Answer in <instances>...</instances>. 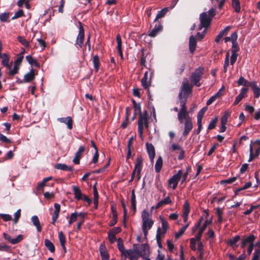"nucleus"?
I'll list each match as a JSON object with an SVG mask.
<instances>
[{
	"label": "nucleus",
	"mask_w": 260,
	"mask_h": 260,
	"mask_svg": "<svg viewBox=\"0 0 260 260\" xmlns=\"http://www.w3.org/2000/svg\"><path fill=\"white\" fill-rule=\"evenodd\" d=\"M192 86L187 81L183 83L178 95L179 103L181 108L177 114L178 120L180 124H184L182 136L186 137L193 128L192 119L189 115L186 106L188 97L192 92Z\"/></svg>",
	"instance_id": "nucleus-1"
},
{
	"label": "nucleus",
	"mask_w": 260,
	"mask_h": 260,
	"mask_svg": "<svg viewBox=\"0 0 260 260\" xmlns=\"http://www.w3.org/2000/svg\"><path fill=\"white\" fill-rule=\"evenodd\" d=\"M204 69L203 67H199L195 70L191 75V82L197 87H200L201 85L200 81L204 74Z\"/></svg>",
	"instance_id": "nucleus-2"
},
{
	"label": "nucleus",
	"mask_w": 260,
	"mask_h": 260,
	"mask_svg": "<svg viewBox=\"0 0 260 260\" xmlns=\"http://www.w3.org/2000/svg\"><path fill=\"white\" fill-rule=\"evenodd\" d=\"M199 19L200 25L199 30H201L203 28H207L211 24L212 19L208 16L207 12H203L200 15Z\"/></svg>",
	"instance_id": "nucleus-3"
},
{
	"label": "nucleus",
	"mask_w": 260,
	"mask_h": 260,
	"mask_svg": "<svg viewBox=\"0 0 260 260\" xmlns=\"http://www.w3.org/2000/svg\"><path fill=\"white\" fill-rule=\"evenodd\" d=\"M79 33L76 40L75 45L77 47L82 48L84 40V29L82 23L79 21Z\"/></svg>",
	"instance_id": "nucleus-4"
},
{
	"label": "nucleus",
	"mask_w": 260,
	"mask_h": 260,
	"mask_svg": "<svg viewBox=\"0 0 260 260\" xmlns=\"http://www.w3.org/2000/svg\"><path fill=\"white\" fill-rule=\"evenodd\" d=\"M182 176V171L179 170L177 173L174 174L171 178L168 180V183L170 185H173L172 188L175 189L178 185L179 181H180L181 176Z\"/></svg>",
	"instance_id": "nucleus-5"
},
{
	"label": "nucleus",
	"mask_w": 260,
	"mask_h": 260,
	"mask_svg": "<svg viewBox=\"0 0 260 260\" xmlns=\"http://www.w3.org/2000/svg\"><path fill=\"white\" fill-rule=\"evenodd\" d=\"M23 59V56H19L16 60H15L14 66L12 70H10L9 74L10 76H14L15 74H17L19 69V67Z\"/></svg>",
	"instance_id": "nucleus-6"
},
{
	"label": "nucleus",
	"mask_w": 260,
	"mask_h": 260,
	"mask_svg": "<svg viewBox=\"0 0 260 260\" xmlns=\"http://www.w3.org/2000/svg\"><path fill=\"white\" fill-rule=\"evenodd\" d=\"M3 237L6 240L8 241L9 243L12 244H18L23 239V236L22 235H19L16 238L12 239L10 235L4 233Z\"/></svg>",
	"instance_id": "nucleus-7"
},
{
	"label": "nucleus",
	"mask_w": 260,
	"mask_h": 260,
	"mask_svg": "<svg viewBox=\"0 0 260 260\" xmlns=\"http://www.w3.org/2000/svg\"><path fill=\"white\" fill-rule=\"evenodd\" d=\"M85 151V148L84 146H81L79 147L73 159V162L75 164L79 165L80 164V160L81 158L82 155Z\"/></svg>",
	"instance_id": "nucleus-8"
},
{
	"label": "nucleus",
	"mask_w": 260,
	"mask_h": 260,
	"mask_svg": "<svg viewBox=\"0 0 260 260\" xmlns=\"http://www.w3.org/2000/svg\"><path fill=\"white\" fill-rule=\"evenodd\" d=\"M143 166V159L141 156H138L135 164V172H137V180H139L141 178V172Z\"/></svg>",
	"instance_id": "nucleus-9"
},
{
	"label": "nucleus",
	"mask_w": 260,
	"mask_h": 260,
	"mask_svg": "<svg viewBox=\"0 0 260 260\" xmlns=\"http://www.w3.org/2000/svg\"><path fill=\"white\" fill-rule=\"evenodd\" d=\"M35 70L31 69L30 72L24 75L23 80L20 81L19 83L31 82L35 79Z\"/></svg>",
	"instance_id": "nucleus-10"
},
{
	"label": "nucleus",
	"mask_w": 260,
	"mask_h": 260,
	"mask_svg": "<svg viewBox=\"0 0 260 260\" xmlns=\"http://www.w3.org/2000/svg\"><path fill=\"white\" fill-rule=\"evenodd\" d=\"M212 222V219L211 218L210 220H206L203 225L200 228L198 234L196 236V238L197 239V241H200L201 239V237L202 236V234L206 230L207 225L211 224Z\"/></svg>",
	"instance_id": "nucleus-11"
},
{
	"label": "nucleus",
	"mask_w": 260,
	"mask_h": 260,
	"mask_svg": "<svg viewBox=\"0 0 260 260\" xmlns=\"http://www.w3.org/2000/svg\"><path fill=\"white\" fill-rule=\"evenodd\" d=\"M155 22L156 23L155 24L154 28L149 34V36L151 37H155L158 32H160L162 30L163 28V26L159 21Z\"/></svg>",
	"instance_id": "nucleus-12"
},
{
	"label": "nucleus",
	"mask_w": 260,
	"mask_h": 260,
	"mask_svg": "<svg viewBox=\"0 0 260 260\" xmlns=\"http://www.w3.org/2000/svg\"><path fill=\"white\" fill-rule=\"evenodd\" d=\"M146 148H147V151L148 153L149 158L151 162L153 161L155 155V148L153 146V145L149 143H146Z\"/></svg>",
	"instance_id": "nucleus-13"
},
{
	"label": "nucleus",
	"mask_w": 260,
	"mask_h": 260,
	"mask_svg": "<svg viewBox=\"0 0 260 260\" xmlns=\"http://www.w3.org/2000/svg\"><path fill=\"white\" fill-rule=\"evenodd\" d=\"M54 206L55 210L52 214L51 223L53 225H55V223L58 217L59 214L60 212V205L58 203H55Z\"/></svg>",
	"instance_id": "nucleus-14"
},
{
	"label": "nucleus",
	"mask_w": 260,
	"mask_h": 260,
	"mask_svg": "<svg viewBox=\"0 0 260 260\" xmlns=\"http://www.w3.org/2000/svg\"><path fill=\"white\" fill-rule=\"evenodd\" d=\"M224 89V87H222L221 88L219 89V90L214 95L211 96L210 99L207 101L206 105L207 106L210 105L212 103H213L215 101H216L217 99L220 98L222 95L223 93L221 92V90Z\"/></svg>",
	"instance_id": "nucleus-15"
},
{
	"label": "nucleus",
	"mask_w": 260,
	"mask_h": 260,
	"mask_svg": "<svg viewBox=\"0 0 260 260\" xmlns=\"http://www.w3.org/2000/svg\"><path fill=\"white\" fill-rule=\"evenodd\" d=\"M58 121L63 123H66L69 129L73 128V120L71 117L68 116L67 117L59 118Z\"/></svg>",
	"instance_id": "nucleus-16"
},
{
	"label": "nucleus",
	"mask_w": 260,
	"mask_h": 260,
	"mask_svg": "<svg viewBox=\"0 0 260 260\" xmlns=\"http://www.w3.org/2000/svg\"><path fill=\"white\" fill-rule=\"evenodd\" d=\"M148 120V114L147 111H145L144 113L139 114V118L138 122V126H141L143 127V123Z\"/></svg>",
	"instance_id": "nucleus-17"
},
{
	"label": "nucleus",
	"mask_w": 260,
	"mask_h": 260,
	"mask_svg": "<svg viewBox=\"0 0 260 260\" xmlns=\"http://www.w3.org/2000/svg\"><path fill=\"white\" fill-rule=\"evenodd\" d=\"M2 59V64L7 68L11 69L12 66L9 64L10 56L7 53H4L2 56L1 57Z\"/></svg>",
	"instance_id": "nucleus-18"
},
{
	"label": "nucleus",
	"mask_w": 260,
	"mask_h": 260,
	"mask_svg": "<svg viewBox=\"0 0 260 260\" xmlns=\"http://www.w3.org/2000/svg\"><path fill=\"white\" fill-rule=\"evenodd\" d=\"M197 47V41L196 38L191 36L189 38V49L191 53L193 54Z\"/></svg>",
	"instance_id": "nucleus-19"
},
{
	"label": "nucleus",
	"mask_w": 260,
	"mask_h": 260,
	"mask_svg": "<svg viewBox=\"0 0 260 260\" xmlns=\"http://www.w3.org/2000/svg\"><path fill=\"white\" fill-rule=\"evenodd\" d=\"M249 86H250L254 95L255 98H258L260 96V88H259L254 82H251L248 83Z\"/></svg>",
	"instance_id": "nucleus-20"
},
{
	"label": "nucleus",
	"mask_w": 260,
	"mask_h": 260,
	"mask_svg": "<svg viewBox=\"0 0 260 260\" xmlns=\"http://www.w3.org/2000/svg\"><path fill=\"white\" fill-rule=\"evenodd\" d=\"M55 168L57 170H60L64 171H73L74 169L73 167L71 166H68L64 164H57L55 166Z\"/></svg>",
	"instance_id": "nucleus-21"
},
{
	"label": "nucleus",
	"mask_w": 260,
	"mask_h": 260,
	"mask_svg": "<svg viewBox=\"0 0 260 260\" xmlns=\"http://www.w3.org/2000/svg\"><path fill=\"white\" fill-rule=\"evenodd\" d=\"M31 219L34 225L36 227L37 231L41 232L42 231V226L38 217L37 215H34L31 217Z\"/></svg>",
	"instance_id": "nucleus-22"
},
{
	"label": "nucleus",
	"mask_w": 260,
	"mask_h": 260,
	"mask_svg": "<svg viewBox=\"0 0 260 260\" xmlns=\"http://www.w3.org/2000/svg\"><path fill=\"white\" fill-rule=\"evenodd\" d=\"M240 237L237 235L233 238L229 239L227 243L230 246L235 248L238 246L237 243L240 241Z\"/></svg>",
	"instance_id": "nucleus-23"
},
{
	"label": "nucleus",
	"mask_w": 260,
	"mask_h": 260,
	"mask_svg": "<svg viewBox=\"0 0 260 260\" xmlns=\"http://www.w3.org/2000/svg\"><path fill=\"white\" fill-rule=\"evenodd\" d=\"M117 247L121 254L126 257L127 250H125L122 240L121 238H119L117 240Z\"/></svg>",
	"instance_id": "nucleus-24"
},
{
	"label": "nucleus",
	"mask_w": 260,
	"mask_h": 260,
	"mask_svg": "<svg viewBox=\"0 0 260 260\" xmlns=\"http://www.w3.org/2000/svg\"><path fill=\"white\" fill-rule=\"evenodd\" d=\"M73 191L76 199L78 200H81L82 199L83 194L82 193L81 189L78 187L74 186L73 187Z\"/></svg>",
	"instance_id": "nucleus-25"
},
{
	"label": "nucleus",
	"mask_w": 260,
	"mask_h": 260,
	"mask_svg": "<svg viewBox=\"0 0 260 260\" xmlns=\"http://www.w3.org/2000/svg\"><path fill=\"white\" fill-rule=\"evenodd\" d=\"M171 203L172 201L170 199V197L169 196H168L164 200L158 202V203L156 204L155 206V208L158 209L165 205L171 204Z\"/></svg>",
	"instance_id": "nucleus-26"
},
{
	"label": "nucleus",
	"mask_w": 260,
	"mask_h": 260,
	"mask_svg": "<svg viewBox=\"0 0 260 260\" xmlns=\"http://www.w3.org/2000/svg\"><path fill=\"white\" fill-rule=\"evenodd\" d=\"M44 244L46 247L51 252L54 253L55 250V246L53 243L49 239H45Z\"/></svg>",
	"instance_id": "nucleus-27"
},
{
	"label": "nucleus",
	"mask_w": 260,
	"mask_h": 260,
	"mask_svg": "<svg viewBox=\"0 0 260 260\" xmlns=\"http://www.w3.org/2000/svg\"><path fill=\"white\" fill-rule=\"evenodd\" d=\"M168 11V8H165L162 9L161 10L158 11V13L157 14V15L154 19V22H158V19L164 17L167 13Z\"/></svg>",
	"instance_id": "nucleus-28"
},
{
	"label": "nucleus",
	"mask_w": 260,
	"mask_h": 260,
	"mask_svg": "<svg viewBox=\"0 0 260 260\" xmlns=\"http://www.w3.org/2000/svg\"><path fill=\"white\" fill-rule=\"evenodd\" d=\"M162 158L160 156H159L157 158L155 165V170L156 173L160 172L162 167Z\"/></svg>",
	"instance_id": "nucleus-29"
},
{
	"label": "nucleus",
	"mask_w": 260,
	"mask_h": 260,
	"mask_svg": "<svg viewBox=\"0 0 260 260\" xmlns=\"http://www.w3.org/2000/svg\"><path fill=\"white\" fill-rule=\"evenodd\" d=\"M100 252L102 259L109 257V255L108 253L106 246L104 245H101L100 247Z\"/></svg>",
	"instance_id": "nucleus-30"
},
{
	"label": "nucleus",
	"mask_w": 260,
	"mask_h": 260,
	"mask_svg": "<svg viewBox=\"0 0 260 260\" xmlns=\"http://www.w3.org/2000/svg\"><path fill=\"white\" fill-rule=\"evenodd\" d=\"M126 253V257L128 256L129 260H138L140 257L139 255L135 254L132 249L127 250Z\"/></svg>",
	"instance_id": "nucleus-31"
},
{
	"label": "nucleus",
	"mask_w": 260,
	"mask_h": 260,
	"mask_svg": "<svg viewBox=\"0 0 260 260\" xmlns=\"http://www.w3.org/2000/svg\"><path fill=\"white\" fill-rule=\"evenodd\" d=\"M92 62L95 71L98 72L100 66V59L98 55H95L93 57Z\"/></svg>",
	"instance_id": "nucleus-32"
},
{
	"label": "nucleus",
	"mask_w": 260,
	"mask_h": 260,
	"mask_svg": "<svg viewBox=\"0 0 260 260\" xmlns=\"http://www.w3.org/2000/svg\"><path fill=\"white\" fill-rule=\"evenodd\" d=\"M51 179H52V177H48L44 178L41 182H40L38 184V185L36 188L37 190L38 191L42 190L44 187L46 185L47 182H48V181H49Z\"/></svg>",
	"instance_id": "nucleus-33"
},
{
	"label": "nucleus",
	"mask_w": 260,
	"mask_h": 260,
	"mask_svg": "<svg viewBox=\"0 0 260 260\" xmlns=\"http://www.w3.org/2000/svg\"><path fill=\"white\" fill-rule=\"evenodd\" d=\"M185 66L186 64L185 62H182L181 63L177 64V67L176 68V74L179 75H182L185 70Z\"/></svg>",
	"instance_id": "nucleus-34"
},
{
	"label": "nucleus",
	"mask_w": 260,
	"mask_h": 260,
	"mask_svg": "<svg viewBox=\"0 0 260 260\" xmlns=\"http://www.w3.org/2000/svg\"><path fill=\"white\" fill-rule=\"evenodd\" d=\"M189 225V223H187L185 225L182 226L179 230V231L175 235V239H177L179 238L185 232V230L188 227Z\"/></svg>",
	"instance_id": "nucleus-35"
},
{
	"label": "nucleus",
	"mask_w": 260,
	"mask_h": 260,
	"mask_svg": "<svg viewBox=\"0 0 260 260\" xmlns=\"http://www.w3.org/2000/svg\"><path fill=\"white\" fill-rule=\"evenodd\" d=\"M244 98V87L241 89L240 93L236 98L235 101L233 103V106H236Z\"/></svg>",
	"instance_id": "nucleus-36"
},
{
	"label": "nucleus",
	"mask_w": 260,
	"mask_h": 260,
	"mask_svg": "<svg viewBox=\"0 0 260 260\" xmlns=\"http://www.w3.org/2000/svg\"><path fill=\"white\" fill-rule=\"evenodd\" d=\"M131 204H132V208L134 210V212H135L136 210V198L134 189H133L132 190Z\"/></svg>",
	"instance_id": "nucleus-37"
},
{
	"label": "nucleus",
	"mask_w": 260,
	"mask_h": 260,
	"mask_svg": "<svg viewBox=\"0 0 260 260\" xmlns=\"http://www.w3.org/2000/svg\"><path fill=\"white\" fill-rule=\"evenodd\" d=\"M149 213L148 211L146 210H144L141 214V217L142 219V222H144V224H145L146 221L149 220H152L151 218H149Z\"/></svg>",
	"instance_id": "nucleus-38"
},
{
	"label": "nucleus",
	"mask_w": 260,
	"mask_h": 260,
	"mask_svg": "<svg viewBox=\"0 0 260 260\" xmlns=\"http://www.w3.org/2000/svg\"><path fill=\"white\" fill-rule=\"evenodd\" d=\"M141 250L143 252L142 255L145 257L149 253V246L147 243L143 244L141 246Z\"/></svg>",
	"instance_id": "nucleus-39"
},
{
	"label": "nucleus",
	"mask_w": 260,
	"mask_h": 260,
	"mask_svg": "<svg viewBox=\"0 0 260 260\" xmlns=\"http://www.w3.org/2000/svg\"><path fill=\"white\" fill-rule=\"evenodd\" d=\"M160 232H161V229L159 227L157 228V232H156V239L157 241V243L158 245V246L160 248H162V246L161 242V236H160Z\"/></svg>",
	"instance_id": "nucleus-40"
},
{
	"label": "nucleus",
	"mask_w": 260,
	"mask_h": 260,
	"mask_svg": "<svg viewBox=\"0 0 260 260\" xmlns=\"http://www.w3.org/2000/svg\"><path fill=\"white\" fill-rule=\"evenodd\" d=\"M189 212L190 207L189 203L187 201H185L183 205L182 215H188Z\"/></svg>",
	"instance_id": "nucleus-41"
},
{
	"label": "nucleus",
	"mask_w": 260,
	"mask_h": 260,
	"mask_svg": "<svg viewBox=\"0 0 260 260\" xmlns=\"http://www.w3.org/2000/svg\"><path fill=\"white\" fill-rule=\"evenodd\" d=\"M237 38L238 36L237 32H234L232 33L231 37H227L225 38L224 41L225 42L231 41L232 43H233V42L237 41Z\"/></svg>",
	"instance_id": "nucleus-42"
},
{
	"label": "nucleus",
	"mask_w": 260,
	"mask_h": 260,
	"mask_svg": "<svg viewBox=\"0 0 260 260\" xmlns=\"http://www.w3.org/2000/svg\"><path fill=\"white\" fill-rule=\"evenodd\" d=\"M232 7L235 9L236 12L239 13L241 10L239 1L232 0Z\"/></svg>",
	"instance_id": "nucleus-43"
},
{
	"label": "nucleus",
	"mask_w": 260,
	"mask_h": 260,
	"mask_svg": "<svg viewBox=\"0 0 260 260\" xmlns=\"http://www.w3.org/2000/svg\"><path fill=\"white\" fill-rule=\"evenodd\" d=\"M17 40L24 47H28L29 46V43L23 37L18 36Z\"/></svg>",
	"instance_id": "nucleus-44"
},
{
	"label": "nucleus",
	"mask_w": 260,
	"mask_h": 260,
	"mask_svg": "<svg viewBox=\"0 0 260 260\" xmlns=\"http://www.w3.org/2000/svg\"><path fill=\"white\" fill-rule=\"evenodd\" d=\"M78 217V213L75 212L71 215L70 219L69 221V226H70L74 222L76 221Z\"/></svg>",
	"instance_id": "nucleus-45"
},
{
	"label": "nucleus",
	"mask_w": 260,
	"mask_h": 260,
	"mask_svg": "<svg viewBox=\"0 0 260 260\" xmlns=\"http://www.w3.org/2000/svg\"><path fill=\"white\" fill-rule=\"evenodd\" d=\"M237 179L236 177H233L232 178H230L225 180H222L220 181L221 184H232L234 182H235Z\"/></svg>",
	"instance_id": "nucleus-46"
},
{
	"label": "nucleus",
	"mask_w": 260,
	"mask_h": 260,
	"mask_svg": "<svg viewBox=\"0 0 260 260\" xmlns=\"http://www.w3.org/2000/svg\"><path fill=\"white\" fill-rule=\"evenodd\" d=\"M58 238L60 244V245L66 244V237L62 231H60L58 233Z\"/></svg>",
	"instance_id": "nucleus-47"
},
{
	"label": "nucleus",
	"mask_w": 260,
	"mask_h": 260,
	"mask_svg": "<svg viewBox=\"0 0 260 260\" xmlns=\"http://www.w3.org/2000/svg\"><path fill=\"white\" fill-rule=\"evenodd\" d=\"M14 153L12 150L9 151L6 154L5 157L3 158L2 160H0V162H3L7 159H12L14 157Z\"/></svg>",
	"instance_id": "nucleus-48"
},
{
	"label": "nucleus",
	"mask_w": 260,
	"mask_h": 260,
	"mask_svg": "<svg viewBox=\"0 0 260 260\" xmlns=\"http://www.w3.org/2000/svg\"><path fill=\"white\" fill-rule=\"evenodd\" d=\"M10 14L9 12H5L0 14V20L3 22H7L9 18Z\"/></svg>",
	"instance_id": "nucleus-49"
},
{
	"label": "nucleus",
	"mask_w": 260,
	"mask_h": 260,
	"mask_svg": "<svg viewBox=\"0 0 260 260\" xmlns=\"http://www.w3.org/2000/svg\"><path fill=\"white\" fill-rule=\"evenodd\" d=\"M217 120V117L212 120L208 125V129L209 130L214 129L216 127Z\"/></svg>",
	"instance_id": "nucleus-50"
},
{
	"label": "nucleus",
	"mask_w": 260,
	"mask_h": 260,
	"mask_svg": "<svg viewBox=\"0 0 260 260\" xmlns=\"http://www.w3.org/2000/svg\"><path fill=\"white\" fill-rule=\"evenodd\" d=\"M11 250V247L6 245L5 243H0V251H4L6 252H10Z\"/></svg>",
	"instance_id": "nucleus-51"
},
{
	"label": "nucleus",
	"mask_w": 260,
	"mask_h": 260,
	"mask_svg": "<svg viewBox=\"0 0 260 260\" xmlns=\"http://www.w3.org/2000/svg\"><path fill=\"white\" fill-rule=\"evenodd\" d=\"M21 216V209H18L14 214L13 222L15 224L17 223Z\"/></svg>",
	"instance_id": "nucleus-52"
},
{
	"label": "nucleus",
	"mask_w": 260,
	"mask_h": 260,
	"mask_svg": "<svg viewBox=\"0 0 260 260\" xmlns=\"http://www.w3.org/2000/svg\"><path fill=\"white\" fill-rule=\"evenodd\" d=\"M251 260H260L259 249H256L254 250Z\"/></svg>",
	"instance_id": "nucleus-53"
},
{
	"label": "nucleus",
	"mask_w": 260,
	"mask_h": 260,
	"mask_svg": "<svg viewBox=\"0 0 260 260\" xmlns=\"http://www.w3.org/2000/svg\"><path fill=\"white\" fill-rule=\"evenodd\" d=\"M231 113L227 111L224 112L223 116L222 117L221 119V123H227L228 119L230 117Z\"/></svg>",
	"instance_id": "nucleus-54"
},
{
	"label": "nucleus",
	"mask_w": 260,
	"mask_h": 260,
	"mask_svg": "<svg viewBox=\"0 0 260 260\" xmlns=\"http://www.w3.org/2000/svg\"><path fill=\"white\" fill-rule=\"evenodd\" d=\"M207 109V107H205L200 110L198 113L197 118L202 119Z\"/></svg>",
	"instance_id": "nucleus-55"
},
{
	"label": "nucleus",
	"mask_w": 260,
	"mask_h": 260,
	"mask_svg": "<svg viewBox=\"0 0 260 260\" xmlns=\"http://www.w3.org/2000/svg\"><path fill=\"white\" fill-rule=\"evenodd\" d=\"M117 222V214H114L112 215V219L109 222L108 225L110 226H114Z\"/></svg>",
	"instance_id": "nucleus-56"
},
{
	"label": "nucleus",
	"mask_w": 260,
	"mask_h": 260,
	"mask_svg": "<svg viewBox=\"0 0 260 260\" xmlns=\"http://www.w3.org/2000/svg\"><path fill=\"white\" fill-rule=\"evenodd\" d=\"M0 141L6 144H9L12 143V141L7 138L5 136L0 133Z\"/></svg>",
	"instance_id": "nucleus-57"
},
{
	"label": "nucleus",
	"mask_w": 260,
	"mask_h": 260,
	"mask_svg": "<svg viewBox=\"0 0 260 260\" xmlns=\"http://www.w3.org/2000/svg\"><path fill=\"white\" fill-rule=\"evenodd\" d=\"M216 9L214 8H211L207 13L208 14V16L210 17L211 19L215 16L216 15Z\"/></svg>",
	"instance_id": "nucleus-58"
},
{
	"label": "nucleus",
	"mask_w": 260,
	"mask_h": 260,
	"mask_svg": "<svg viewBox=\"0 0 260 260\" xmlns=\"http://www.w3.org/2000/svg\"><path fill=\"white\" fill-rule=\"evenodd\" d=\"M0 217L5 221H8L12 220V217L9 214H0Z\"/></svg>",
	"instance_id": "nucleus-59"
},
{
	"label": "nucleus",
	"mask_w": 260,
	"mask_h": 260,
	"mask_svg": "<svg viewBox=\"0 0 260 260\" xmlns=\"http://www.w3.org/2000/svg\"><path fill=\"white\" fill-rule=\"evenodd\" d=\"M255 239V237L253 235H250L248 237H247L246 238H245V245L246 243H253V242Z\"/></svg>",
	"instance_id": "nucleus-60"
},
{
	"label": "nucleus",
	"mask_w": 260,
	"mask_h": 260,
	"mask_svg": "<svg viewBox=\"0 0 260 260\" xmlns=\"http://www.w3.org/2000/svg\"><path fill=\"white\" fill-rule=\"evenodd\" d=\"M254 108L253 106L246 105L245 106V111L248 112L249 114H252L254 111Z\"/></svg>",
	"instance_id": "nucleus-61"
},
{
	"label": "nucleus",
	"mask_w": 260,
	"mask_h": 260,
	"mask_svg": "<svg viewBox=\"0 0 260 260\" xmlns=\"http://www.w3.org/2000/svg\"><path fill=\"white\" fill-rule=\"evenodd\" d=\"M161 221L162 228L164 231L168 230L169 229V224L167 220L164 218H160Z\"/></svg>",
	"instance_id": "nucleus-62"
},
{
	"label": "nucleus",
	"mask_w": 260,
	"mask_h": 260,
	"mask_svg": "<svg viewBox=\"0 0 260 260\" xmlns=\"http://www.w3.org/2000/svg\"><path fill=\"white\" fill-rule=\"evenodd\" d=\"M108 236L109 242L111 243H114L116 241V238L115 237V235H114L113 234H110V233L108 232Z\"/></svg>",
	"instance_id": "nucleus-63"
},
{
	"label": "nucleus",
	"mask_w": 260,
	"mask_h": 260,
	"mask_svg": "<svg viewBox=\"0 0 260 260\" xmlns=\"http://www.w3.org/2000/svg\"><path fill=\"white\" fill-rule=\"evenodd\" d=\"M26 60L28 62L31 66H34L36 61H37L35 59H34L32 56L31 55H27L25 57Z\"/></svg>",
	"instance_id": "nucleus-64"
}]
</instances>
